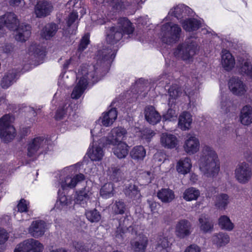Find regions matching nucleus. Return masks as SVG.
I'll list each match as a JSON object with an SVG mask.
<instances>
[{
	"mask_svg": "<svg viewBox=\"0 0 252 252\" xmlns=\"http://www.w3.org/2000/svg\"><path fill=\"white\" fill-rule=\"evenodd\" d=\"M108 175L111 180L118 182L122 178V173L119 167L114 166L108 169Z\"/></svg>",
	"mask_w": 252,
	"mask_h": 252,
	"instance_id": "51",
	"label": "nucleus"
},
{
	"mask_svg": "<svg viewBox=\"0 0 252 252\" xmlns=\"http://www.w3.org/2000/svg\"><path fill=\"white\" fill-rule=\"evenodd\" d=\"M131 217L126 216L125 217L123 222L120 221L119 225L117 228V230L115 234V240L116 242L120 245L123 244L127 240L126 233L131 231L132 234L138 235L137 229L139 226L137 225H132L127 227L130 223V219Z\"/></svg>",
	"mask_w": 252,
	"mask_h": 252,
	"instance_id": "8",
	"label": "nucleus"
},
{
	"mask_svg": "<svg viewBox=\"0 0 252 252\" xmlns=\"http://www.w3.org/2000/svg\"><path fill=\"white\" fill-rule=\"evenodd\" d=\"M17 15L13 12H6L0 16V36L4 34V27L11 31L17 30L15 36V40L23 42L26 41L31 34V26L23 23L20 25Z\"/></svg>",
	"mask_w": 252,
	"mask_h": 252,
	"instance_id": "2",
	"label": "nucleus"
},
{
	"mask_svg": "<svg viewBox=\"0 0 252 252\" xmlns=\"http://www.w3.org/2000/svg\"><path fill=\"white\" fill-rule=\"evenodd\" d=\"M126 134V129L122 127H117L113 128L106 137L105 145H116L120 142H123L124 138Z\"/></svg>",
	"mask_w": 252,
	"mask_h": 252,
	"instance_id": "12",
	"label": "nucleus"
},
{
	"mask_svg": "<svg viewBox=\"0 0 252 252\" xmlns=\"http://www.w3.org/2000/svg\"><path fill=\"white\" fill-rule=\"evenodd\" d=\"M238 63L237 67L241 74L246 75L252 80V59L240 58Z\"/></svg>",
	"mask_w": 252,
	"mask_h": 252,
	"instance_id": "19",
	"label": "nucleus"
},
{
	"mask_svg": "<svg viewBox=\"0 0 252 252\" xmlns=\"http://www.w3.org/2000/svg\"><path fill=\"white\" fill-rule=\"evenodd\" d=\"M192 167L191 159L189 158H181L177 163L176 170L181 174L186 175L190 172Z\"/></svg>",
	"mask_w": 252,
	"mask_h": 252,
	"instance_id": "31",
	"label": "nucleus"
},
{
	"mask_svg": "<svg viewBox=\"0 0 252 252\" xmlns=\"http://www.w3.org/2000/svg\"><path fill=\"white\" fill-rule=\"evenodd\" d=\"M29 207V202L24 199H21L17 205L18 212L15 215H20L21 213L28 212Z\"/></svg>",
	"mask_w": 252,
	"mask_h": 252,
	"instance_id": "54",
	"label": "nucleus"
},
{
	"mask_svg": "<svg viewBox=\"0 0 252 252\" xmlns=\"http://www.w3.org/2000/svg\"><path fill=\"white\" fill-rule=\"evenodd\" d=\"M148 238L143 234H138V240H132L131 245L135 252H144L148 244Z\"/></svg>",
	"mask_w": 252,
	"mask_h": 252,
	"instance_id": "26",
	"label": "nucleus"
},
{
	"mask_svg": "<svg viewBox=\"0 0 252 252\" xmlns=\"http://www.w3.org/2000/svg\"><path fill=\"white\" fill-rule=\"evenodd\" d=\"M29 54L30 55H33L38 58H42L45 55L44 49L36 44H32L30 46Z\"/></svg>",
	"mask_w": 252,
	"mask_h": 252,
	"instance_id": "47",
	"label": "nucleus"
},
{
	"mask_svg": "<svg viewBox=\"0 0 252 252\" xmlns=\"http://www.w3.org/2000/svg\"><path fill=\"white\" fill-rule=\"evenodd\" d=\"M219 225L222 229L231 231L234 227L233 223L231 221L229 217L226 216H221L219 220Z\"/></svg>",
	"mask_w": 252,
	"mask_h": 252,
	"instance_id": "50",
	"label": "nucleus"
},
{
	"mask_svg": "<svg viewBox=\"0 0 252 252\" xmlns=\"http://www.w3.org/2000/svg\"><path fill=\"white\" fill-rule=\"evenodd\" d=\"M183 148L189 155L196 153L199 150L200 142L195 134H188L185 140Z\"/></svg>",
	"mask_w": 252,
	"mask_h": 252,
	"instance_id": "14",
	"label": "nucleus"
},
{
	"mask_svg": "<svg viewBox=\"0 0 252 252\" xmlns=\"http://www.w3.org/2000/svg\"><path fill=\"white\" fill-rule=\"evenodd\" d=\"M87 154L92 161L101 160L104 156L102 148L96 145L93 146L92 149L90 148Z\"/></svg>",
	"mask_w": 252,
	"mask_h": 252,
	"instance_id": "38",
	"label": "nucleus"
},
{
	"mask_svg": "<svg viewBox=\"0 0 252 252\" xmlns=\"http://www.w3.org/2000/svg\"><path fill=\"white\" fill-rule=\"evenodd\" d=\"M200 230L204 233L210 232L213 230L214 223L206 215L202 214L199 218Z\"/></svg>",
	"mask_w": 252,
	"mask_h": 252,
	"instance_id": "30",
	"label": "nucleus"
},
{
	"mask_svg": "<svg viewBox=\"0 0 252 252\" xmlns=\"http://www.w3.org/2000/svg\"><path fill=\"white\" fill-rule=\"evenodd\" d=\"M132 23L126 18L118 19L117 25L106 29V44L98 50L95 56L96 63L93 66H82L76 75V85L71 94L73 99H78L83 94L90 84L99 81L103 76L102 72L107 71L111 63L115 58L117 50L113 46L120 41L125 34L129 35L133 32Z\"/></svg>",
	"mask_w": 252,
	"mask_h": 252,
	"instance_id": "1",
	"label": "nucleus"
},
{
	"mask_svg": "<svg viewBox=\"0 0 252 252\" xmlns=\"http://www.w3.org/2000/svg\"><path fill=\"white\" fill-rule=\"evenodd\" d=\"M192 81L193 82V86L192 87V92L189 91V90L187 89L186 87L184 90L185 93L188 96L189 98V104H191V96L192 95H194L196 93L197 89H198L199 85V82L198 81L197 78H195L194 79L192 80Z\"/></svg>",
	"mask_w": 252,
	"mask_h": 252,
	"instance_id": "55",
	"label": "nucleus"
},
{
	"mask_svg": "<svg viewBox=\"0 0 252 252\" xmlns=\"http://www.w3.org/2000/svg\"><path fill=\"white\" fill-rule=\"evenodd\" d=\"M158 198L163 203H170L175 198L174 191L169 188L161 189L157 192Z\"/></svg>",
	"mask_w": 252,
	"mask_h": 252,
	"instance_id": "34",
	"label": "nucleus"
},
{
	"mask_svg": "<svg viewBox=\"0 0 252 252\" xmlns=\"http://www.w3.org/2000/svg\"><path fill=\"white\" fill-rule=\"evenodd\" d=\"M18 72L15 69L8 70L1 80L0 86L2 88L6 89L11 86L16 81Z\"/></svg>",
	"mask_w": 252,
	"mask_h": 252,
	"instance_id": "24",
	"label": "nucleus"
},
{
	"mask_svg": "<svg viewBox=\"0 0 252 252\" xmlns=\"http://www.w3.org/2000/svg\"><path fill=\"white\" fill-rule=\"evenodd\" d=\"M124 192L126 196L133 200H136L141 197L140 190L135 184L128 185L126 187Z\"/></svg>",
	"mask_w": 252,
	"mask_h": 252,
	"instance_id": "41",
	"label": "nucleus"
},
{
	"mask_svg": "<svg viewBox=\"0 0 252 252\" xmlns=\"http://www.w3.org/2000/svg\"><path fill=\"white\" fill-rule=\"evenodd\" d=\"M58 194H59V191ZM71 204L72 200L69 196H67L62 194H59L58 199L56 201L53 210L51 211L65 212L71 207Z\"/></svg>",
	"mask_w": 252,
	"mask_h": 252,
	"instance_id": "21",
	"label": "nucleus"
},
{
	"mask_svg": "<svg viewBox=\"0 0 252 252\" xmlns=\"http://www.w3.org/2000/svg\"><path fill=\"white\" fill-rule=\"evenodd\" d=\"M181 32V28L177 24L166 23L161 28V40L167 44L175 43L179 40Z\"/></svg>",
	"mask_w": 252,
	"mask_h": 252,
	"instance_id": "5",
	"label": "nucleus"
},
{
	"mask_svg": "<svg viewBox=\"0 0 252 252\" xmlns=\"http://www.w3.org/2000/svg\"><path fill=\"white\" fill-rule=\"evenodd\" d=\"M192 122V116L188 112L184 111L179 116L178 125L182 130L189 129Z\"/></svg>",
	"mask_w": 252,
	"mask_h": 252,
	"instance_id": "29",
	"label": "nucleus"
},
{
	"mask_svg": "<svg viewBox=\"0 0 252 252\" xmlns=\"http://www.w3.org/2000/svg\"><path fill=\"white\" fill-rule=\"evenodd\" d=\"M112 210L116 214H123L126 210V205L121 201H116L112 206Z\"/></svg>",
	"mask_w": 252,
	"mask_h": 252,
	"instance_id": "53",
	"label": "nucleus"
},
{
	"mask_svg": "<svg viewBox=\"0 0 252 252\" xmlns=\"http://www.w3.org/2000/svg\"><path fill=\"white\" fill-rule=\"evenodd\" d=\"M144 114L146 120L152 125L158 123L161 119L159 113L152 106H148L145 107Z\"/></svg>",
	"mask_w": 252,
	"mask_h": 252,
	"instance_id": "22",
	"label": "nucleus"
},
{
	"mask_svg": "<svg viewBox=\"0 0 252 252\" xmlns=\"http://www.w3.org/2000/svg\"><path fill=\"white\" fill-rule=\"evenodd\" d=\"M228 87L230 91L237 95H242L246 92V86L238 77H233L228 82Z\"/></svg>",
	"mask_w": 252,
	"mask_h": 252,
	"instance_id": "17",
	"label": "nucleus"
},
{
	"mask_svg": "<svg viewBox=\"0 0 252 252\" xmlns=\"http://www.w3.org/2000/svg\"><path fill=\"white\" fill-rule=\"evenodd\" d=\"M196 43L189 38L185 42L179 44L174 50V56L184 61H188L192 59L197 51Z\"/></svg>",
	"mask_w": 252,
	"mask_h": 252,
	"instance_id": "6",
	"label": "nucleus"
},
{
	"mask_svg": "<svg viewBox=\"0 0 252 252\" xmlns=\"http://www.w3.org/2000/svg\"><path fill=\"white\" fill-rule=\"evenodd\" d=\"M9 103L6 99L5 95H2L0 97V108L2 109L9 108Z\"/></svg>",
	"mask_w": 252,
	"mask_h": 252,
	"instance_id": "62",
	"label": "nucleus"
},
{
	"mask_svg": "<svg viewBox=\"0 0 252 252\" xmlns=\"http://www.w3.org/2000/svg\"><path fill=\"white\" fill-rule=\"evenodd\" d=\"M114 193V185L111 183L105 184L100 189L101 196L105 199L112 197Z\"/></svg>",
	"mask_w": 252,
	"mask_h": 252,
	"instance_id": "44",
	"label": "nucleus"
},
{
	"mask_svg": "<svg viewBox=\"0 0 252 252\" xmlns=\"http://www.w3.org/2000/svg\"><path fill=\"white\" fill-rule=\"evenodd\" d=\"M184 252H201V248L196 244H191L186 248Z\"/></svg>",
	"mask_w": 252,
	"mask_h": 252,
	"instance_id": "61",
	"label": "nucleus"
},
{
	"mask_svg": "<svg viewBox=\"0 0 252 252\" xmlns=\"http://www.w3.org/2000/svg\"><path fill=\"white\" fill-rule=\"evenodd\" d=\"M91 193L85 188L80 190L75 199V203L79 204L82 207H85L87 201L89 199Z\"/></svg>",
	"mask_w": 252,
	"mask_h": 252,
	"instance_id": "40",
	"label": "nucleus"
},
{
	"mask_svg": "<svg viewBox=\"0 0 252 252\" xmlns=\"http://www.w3.org/2000/svg\"><path fill=\"white\" fill-rule=\"evenodd\" d=\"M131 157L136 160H142L146 156V150L142 146L134 147L130 153Z\"/></svg>",
	"mask_w": 252,
	"mask_h": 252,
	"instance_id": "48",
	"label": "nucleus"
},
{
	"mask_svg": "<svg viewBox=\"0 0 252 252\" xmlns=\"http://www.w3.org/2000/svg\"><path fill=\"white\" fill-rule=\"evenodd\" d=\"M160 143L164 148L172 149L175 148L178 143L177 137L173 134L163 133L160 137Z\"/></svg>",
	"mask_w": 252,
	"mask_h": 252,
	"instance_id": "27",
	"label": "nucleus"
},
{
	"mask_svg": "<svg viewBox=\"0 0 252 252\" xmlns=\"http://www.w3.org/2000/svg\"><path fill=\"white\" fill-rule=\"evenodd\" d=\"M50 142L49 140L43 136L33 138L28 144V156L34 158L40 154L46 153L49 149L48 145Z\"/></svg>",
	"mask_w": 252,
	"mask_h": 252,
	"instance_id": "9",
	"label": "nucleus"
},
{
	"mask_svg": "<svg viewBox=\"0 0 252 252\" xmlns=\"http://www.w3.org/2000/svg\"><path fill=\"white\" fill-rule=\"evenodd\" d=\"M183 29L188 32L198 30L201 26L200 21L194 18H189L180 21Z\"/></svg>",
	"mask_w": 252,
	"mask_h": 252,
	"instance_id": "35",
	"label": "nucleus"
},
{
	"mask_svg": "<svg viewBox=\"0 0 252 252\" xmlns=\"http://www.w3.org/2000/svg\"><path fill=\"white\" fill-rule=\"evenodd\" d=\"M113 149L114 154L119 158H125L128 154V149L127 145L125 142H120Z\"/></svg>",
	"mask_w": 252,
	"mask_h": 252,
	"instance_id": "39",
	"label": "nucleus"
},
{
	"mask_svg": "<svg viewBox=\"0 0 252 252\" xmlns=\"http://www.w3.org/2000/svg\"><path fill=\"white\" fill-rule=\"evenodd\" d=\"M235 62L234 57L227 50L223 49L221 52V64L225 70H231L234 66Z\"/></svg>",
	"mask_w": 252,
	"mask_h": 252,
	"instance_id": "25",
	"label": "nucleus"
},
{
	"mask_svg": "<svg viewBox=\"0 0 252 252\" xmlns=\"http://www.w3.org/2000/svg\"><path fill=\"white\" fill-rule=\"evenodd\" d=\"M7 233L5 229L0 228V244H3L8 239Z\"/></svg>",
	"mask_w": 252,
	"mask_h": 252,
	"instance_id": "64",
	"label": "nucleus"
},
{
	"mask_svg": "<svg viewBox=\"0 0 252 252\" xmlns=\"http://www.w3.org/2000/svg\"><path fill=\"white\" fill-rule=\"evenodd\" d=\"M78 13L77 12L73 11L69 15L67 25L68 28L65 33L67 32L68 34H74L77 29V24L75 23V21L78 19Z\"/></svg>",
	"mask_w": 252,
	"mask_h": 252,
	"instance_id": "36",
	"label": "nucleus"
},
{
	"mask_svg": "<svg viewBox=\"0 0 252 252\" xmlns=\"http://www.w3.org/2000/svg\"><path fill=\"white\" fill-rule=\"evenodd\" d=\"M90 34L87 33L82 37L78 46V51L82 52L86 49L90 44Z\"/></svg>",
	"mask_w": 252,
	"mask_h": 252,
	"instance_id": "56",
	"label": "nucleus"
},
{
	"mask_svg": "<svg viewBox=\"0 0 252 252\" xmlns=\"http://www.w3.org/2000/svg\"><path fill=\"white\" fill-rule=\"evenodd\" d=\"M191 223L188 220H182L179 221L175 227L176 235L180 239L189 236L192 232Z\"/></svg>",
	"mask_w": 252,
	"mask_h": 252,
	"instance_id": "16",
	"label": "nucleus"
},
{
	"mask_svg": "<svg viewBox=\"0 0 252 252\" xmlns=\"http://www.w3.org/2000/svg\"><path fill=\"white\" fill-rule=\"evenodd\" d=\"M220 109V112L222 113L227 114L228 112H230L233 116H236L234 112L235 107L226 96L223 95L221 96Z\"/></svg>",
	"mask_w": 252,
	"mask_h": 252,
	"instance_id": "32",
	"label": "nucleus"
},
{
	"mask_svg": "<svg viewBox=\"0 0 252 252\" xmlns=\"http://www.w3.org/2000/svg\"><path fill=\"white\" fill-rule=\"evenodd\" d=\"M192 10L184 4H179L171 9L168 13L169 15L175 17L178 20H182L186 16L191 15Z\"/></svg>",
	"mask_w": 252,
	"mask_h": 252,
	"instance_id": "20",
	"label": "nucleus"
},
{
	"mask_svg": "<svg viewBox=\"0 0 252 252\" xmlns=\"http://www.w3.org/2000/svg\"><path fill=\"white\" fill-rule=\"evenodd\" d=\"M14 117L11 114H5L0 119V138L5 142L12 140L16 136V131L12 125Z\"/></svg>",
	"mask_w": 252,
	"mask_h": 252,
	"instance_id": "7",
	"label": "nucleus"
},
{
	"mask_svg": "<svg viewBox=\"0 0 252 252\" xmlns=\"http://www.w3.org/2000/svg\"><path fill=\"white\" fill-rule=\"evenodd\" d=\"M182 89L178 85L175 84L172 85L168 89V94L169 95V105L175 103V100L182 94Z\"/></svg>",
	"mask_w": 252,
	"mask_h": 252,
	"instance_id": "45",
	"label": "nucleus"
},
{
	"mask_svg": "<svg viewBox=\"0 0 252 252\" xmlns=\"http://www.w3.org/2000/svg\"><path fill=\"white\" fill-rule=\"evenodd\" d=\"M147 202L151 212L152 213L156 212L157 211V207L159 206V204L152 199H148Z\"/></svg>",
	"mask_w": 252,
	"mask_h": 252,
	"instance_id": "63",
	"label": "nucleus"
},
{
	"mask_svg": "<svg viewBox=\"0 0 252 252\" xmlns=\"http://www.w3.org/2000/svg\"><path fill=\"white\" fill-rule=\"evenodd\" d=\"M229 203V196L226 194L221 193L216 197L215 205L220 209H225Z\"/></svg>",
	"mask_w": 252,
	"mask_h": 252,
	"instance_id": "49",
	"label": "nucleus"
},
{
	"mask_svg": "<svg viewBox=\"0 0 252 252\" xmlns=\"http://www.w3.org/2000/svg\"><path fill=\"white\" fill-rule=\"evenodd\" d=\"M78 118V116L73 110L72 104L69 100L59 107L55 116V118L57 121L66 119L64 125L68 129H72L79 126L80 123L76 120Z\"/></svg>",
	"mask_w": 252,
	"mask_h": 252,
	"instance_id": "4",
	"label": "nucleus"
},
{
	"mask_svg": "<svg viewBox=\"0 0 252 252\" xmlns=\"http://www.w3.org/2000/svg\"><path fill=\"white\" fill-rule=\"evenodd\" d=\"M53 10L52 2L46 0L37 1L34 6V12L37 18H42L49 15Z\"/></svg>",
	"mask_w": 252,
	"mask_h": 252,
	"instance_id": "13",
	"label": "nucleus"
},
{
	"mask_svg": "<svg viewBox=\"0 0 252 252\" xmlns=\"http://www.w3.org/2000/svg\"><path fill=\"white\" fill-rule=\"evenodd\" d=\"M155 133L153 130L149 128H145L141 132V137L143 139L149 142L151 138L155 135Z\"/></svg>",
	"mask_w": 252,
	"mask_h": 252,
	"instance_id": "59",
	"label": "nucleus"
},
{
	"mask_svg": "<svg viewBox=\"0 0 252 252\" xmlns=\"http://www.w3.org/2000/svg\"><path fill=\"white\" fill-rule=\"evenodd\" d=\"M14 46L12 43H6L0 46V51L7 55H10L13 52Z\"/></svg>",
	"mask_w": 252,
	"mask_h": 252,
	"instance_id": "58",
	"label": "nucleus"
},
{
	"mask_svg": "<svg viewBox=\"0 0 252 252\" xmlns=\"http://www.w3.org/2000/svg\"><path fill=\"white\" fill-rule=\"evenodd\" d=\"M46 229V224L43 220H34L29 228V233L34 238L42 236Z\"/></svg>",
	"mask_w": 252,
	"mask_h": 252,
	"instance_id": "18",
	"label": "nucleus"
},
{
	"mask_svg": "<svg viewBox=\"0 0 252 252\" xmlns=\"http://www.w3.org/2000/svg\"><path fill=\"white\" fill-rule=\"evenodd\" d=\"M43 245L38 240L30 238L18 244L13 252H42Z\"/></svg>",
	"mask_w": 252,
	"mask_h": 252,
	"instance_id": "10",
	"label": "nucleus"
},
{
	"mask_svg": "<svg viewBox=\"0 0 252 252\" xmlns=\"http://www.w3.org/2000/svg\"><path fill=\"white\" fill-rule=\"evenodd\" d=\"M170 245L166 237L160 235L157 239L156 249L158 252H168Z\"/></svg>",
	"mask_w": 252,
	"mask_h": 252,
	"instance_id": "43",
	"label": "nucleus"
},
{
	"mask_svg": "<svg viewBox=\"0 0 252 252\" xmlns=\"http://www.w3.org/2000/svg\"><path fill=\"white\" fill-rule=\"evenodd\" d=\"M241 123L248 126L252 123V107L249 105L245 106L241 111L240 117Z\"/></svg>",
	"mask_w": 252,
	"mask_h": 252,
	"instance_id": "37",
	"label": "nucleus"
},
{
	"mask_svg": "<svg viewBox=\"0 0 252 252\" xmlns=\"http://www.w3.org/2000/svg\"><path fill=\"white\" fill-rule=\"evenodd\" d=\"M84 179V175L81 173L76 175L73 178L67 176L63 180H62L60 185L63 189H65L67 188L73 189L78 184L83 181Z\"/></svg>",
	"mask_w": 252,
	"mask_h": 252,
	"instance_id": "23",
	"label": "nucleus"
},
{
	"mask_svg": "<svg viewBox=\"0 0 252 252\" xmlns=\"http://www.w3.org/2000/svg\"><path fill=\"white\" fill-rule=\"evenodd\" d=\"M73 247L79 252H88L89 248L84 245L82 243L74 242L73 243Z\"/></svg>",
	"mask_w": 252,
	"mask_h": 252,
	"instance_id": "60",
	"label": "nucleus"
},
{
	"mask_svg": "<svg viewBox=\"0 0 252 252\" xmlns=\"http://www.w3.org/2000/svg\"><path fill=\"white\" fill-rule=\"evenodd\" d=\"M85 215L87 219L92 222H97L101 219V215L96 209L87 211Z\"/></svg>",
	"mask_w": 252,
	"mask_h": 252,
	"instance_id": "52",
	"label": "nucleus"
},
{
	"mask_svg": "<svg viewBox=\"0 0 252 252\" xmlns=\"http://www.w3.org/2000/svg\"><path fill=\"white\" fill-rule=\"evenodd\" d=\"M170 108H169L167 112L163 115V118L165 121H172L175 120L177 116V114L176 110L173 108H172V105L170 104Z\"/></svg>",
	"mask_w": 252,
	"mask_h": 252,
	"instance_id": "57",
	"label": "nucleus"
},
{
	"mask_svg": "<svg viewBox=\"0 0 252 252\" xmlns=\"http://www.w3.org/2000/svg\"><path fill=\"white\" fill-rule=\"evenodd\" d=\"M107 1L110 3L111 7V10L108 12V15L112 20L115 19L117 14L127 9L130 5V3L127 0H108Z\"/></svg>",
	"mask_w": 252,
	"mask_h": 252,
	"instance_id": "15",
	"label": "nucleus"
},
{
	"mask_svg": "<svg viewBox=\"0 0 252 252\" xmlns=\"http://www.w3.org/2000/svg\"><path fill=\"white\" fill-rule=\"evenodd\" d=\"M213 242L218 247H222L227 244L230 241L229 235L226 233L220 232L213 236Z\"/></svg>",
	"mask_w": 252,
	"mask_h": 252,
	"instance_id": "42",
	"label": "nucleus"
},
{
	"mask_svg": "<svg viewBox=\"0 0 252 252\" xmlns=\"http://www.w3.org/2000/svg\"><path fill=\"white\" fill-rule=\"evenodd\" d=\"M235 177L240 184H246L251 179L252 169L251 166L246 162L239 163L235 170Z\"/></svg>",
	"mask_w": 252,
	"mask_h": 252,
	"instance_id": "11",
	"label": "nucleus"
},
{
	"mask_svg": "<svg viewBox=\"0 0 252 252\" xmlns=\"http://www.w3.org/2000/svg\"><path fill=\"white\" fill-rule=\"evenodd\" d=\"M198 164L200 170L207 177H214L220 171L218 155L213 149L209 146L203 147Z\"/></svg>",
	"mask_w": 252,
	"mask_h": 252,
	"instance_id": "3",
	"label": "nucleus"
},
{
	"mask_svg": "<svg viewBox=\"0 0 252 252\" xmlns=\"http://www.w3.org/2000/svg\"><path fill=\"white\" fill-rule=\"evenodd\" d=\"M200 195V191L193 187L186 189L183 194V198L188 201L195 200Z\"/></svg>",
	"mask_w": 252,
	"mask_h": 252,
	"instance_id": "46",
	"label": "nucleus"
},
{
	"mask_svg": "<svg viewBox=\"0 0 252 252\" xmlns=\"http://www.w3.org/2000/svg\"><path fill=\"white\" fill-rule=\"evenodd\" d=\"M117 111L115 108H112L104 113L101 118V123L105 126L112 125L117 118Z\"/></svg>",
	"mask_w": 252,
	"mask_h": 252,
	"instance_id": "33",
	"label": "nucleus"
},
{
	"mask_svg": "<svg viewBox=\"0 0 252 252\" xmlns=\"http://www.w3.org/2000/svg\"><path fill=\"white\" fill-rule=\"evenodd\" d=\"M58 29V26L54 23L46 24L41 30L40 35L45 40H50L54 37Z\"/></svg>",
	"mask_w": 252,
	"mask_h": 252,
	"instance_id": "28",
	"label": "nucleus"
}]
</instances>
